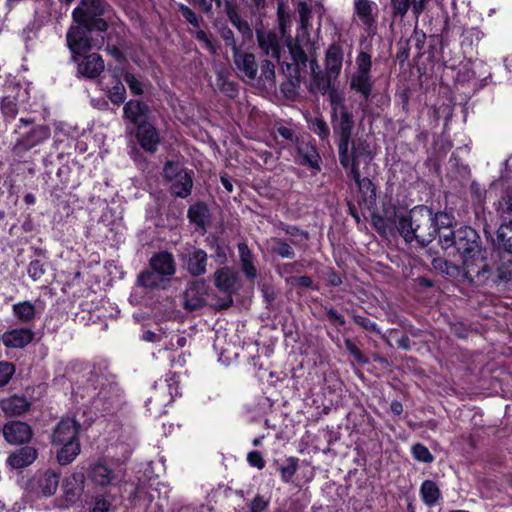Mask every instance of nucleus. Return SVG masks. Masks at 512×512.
I'll return each mask as SVG.
<instances>
[{
    "mask_svg": "<svg viewBox=\"0 0 512 512\" xmlns=\"http://www.w3.org/2000/svg\"><path fill=\"white\" fill-rule=\"evenodd\" d=\"M104 13L102 0H81L78 7L73 10L72 16L77 23L71 26L67 33V45L71 52L77 54L88 52L92 48H100L104 44V37L93 39V31L105 32L107 23L99 18Z\"/></svg>",
    "mask_w": 512,
    "mask_h": 512,
    "instance_id": "1",
    "label": "nucleus"
},
{
    "mask_svg": "<svg viewBox=\"0 0 512 512\" xmlns=\"http://www.w3.org/2000/svg\"><path fill=\"white\" fill-rule=\"evenodd\" d=\"M398 231L406 242L417 240L421 245L430 243L436 234L433 214L426 206H416L408 214L397 216Z\"/></svg>",
    "mask_w": 512,
    "mask_h": 512,
    "instance_id": "2",
    "label": "nucleus"
},
{
    "mask_svg": "<svg viewBox=\"0 0 512 512\" xmlns=\"http://www.w3.org/2000/svg\"><path fill=\"white\" fill-rule=\"evenodd\" d=\"M477 234L472 228H465L459 232L456 241V250L461 259L466 275L480 276L492 269L488 260L489 251L482 248L477 241Z\"/></svg>",
    "mask_w": 512,
    "mask_h": 512,
    "instance_id": "3",
    "label": "nucleus"
},
{
    "mask_svg": "<svg viewBox=\"0 0 512 512\" xmlns=\"http://www.w3.org/2000/svg\"><path fill=\"white\" fill-rule=\"evenodd\" d=\"M79 431L80 424L73 418L62 419L55 427L51 443L56 448V458L60 465L72 463L80 454Z\"/></svg>",
    "mask_w": 512,
    "mask_h": 512,
    "instance_id": "4",
    "label": "nucleus"
},
{
    "mask_svg": "<svg viewBox=\"0 0 512 512\" xmlns=\"http://www.w3.org/2000/svg\"><path fill=\"white\" fill-rule=\"evenodd\" d=\"M372 161L369 151L360 152L358 149L353 152V163L351 166V177L354 179L359 190V203L370 209L376 199L375 187L367 177L361 178L360 165L368 166Z\"/></svg>",
    "mask_w": 512,
    "mask_h": 512,
    "instance_id": "5",
    "label": "nucleus"
},
{
    "mask_svg": "<svg viewBox=\"0 0 512 512\" xmlns=\"http://www.w3.org/2000/svg\"><path fill=\"white\" fill-rule=\"evenodd\" d=\"M87 473L89 479L99 487H117L125 477L123 469L112 468L104 459L92 462Z\"/></svg>",
    "mask_w": 512,
    "mask_h": 512,
    "instance_id": "6",
    "label": "nucleus"
},
{
    "mask_svg": "<svg viewBox=\"0 0 512 512\" xmlns=\"http://www.w3.org/2000/svg\"><path fill=\"white\" fill-rule=\"evenodd\" d=\"M497 212L504 222L497 231L496 244L512 254V193H507L498 203Z\"/></svg>",
    "mask_w": 512,
    "mask_h": 512,
    "instance_id": "7",
    "label": "nucleus"
},
{
    "mask_svg": "<svg viewBox=\"0 0 512 512\" xmlns=\"http://www.w3.org/2000/svg\"><path fill=\"white\" fill-rule=\"evenodd\" d=\"M96 390L95 380L89 379L85 385H78L74 393L82 399L88 398L95 412L104 414L113 408L116 400L112 397H107L108 391L106 389H101L99 392H96Z\"/></svg>",
    "mask_w": 512,
    "mask_h": 512,
    "instance_id": "8",
    "label": "nucleus"
},
{
    "mask_svg": "<svg viewBox=\"0 0 512 512\" xmlns=\"http://www.w3.org/2000/svg\"><path fill=\"white\" fill-rule=\"evenodd\" d=\"M72 53V60L77 63L78 74L86 78H96L104 70V61L100 55L91 53L83 56L86 52Z\"/></svg>",
    "mask_w": 512,
    "mask_h": 512,
    "instance_id": "9",
    "label": "nucleus"
},
{
    "mask_svg": "<svg viewBox=\"0 0 512 512\" xmlns=\"http://www.w3.org/2000/svg\"><path fill=\"white\" fill-rule=\"evenodd\" d=\"M28 99V92L19 85L6 87V94L1 101V111L6 118L14 119L18 113L19 103Z\"/></svg>",
    "mask_w": 512,
    "mask_h": 512,
    "instance_id": "10",
    "label": "nucleus"
},
{
    "mask_svg": "<svg viewBox=\"0 0 512 512\" xmlns=\"http://www.w3.org/2000/svg\"><path fill=\"white\" fill-rule=\"evenodd\" d=\"M59 484V474L46 470L30 482V490L36 497H50L55 494Z\"/></svg>",
    "mask_w": 512,
    "mask_h": 512,
    "instance_id": "11",
    "label": "nucleus"
},
{
    "mask_svg": "<svg viewBox=\"0 0 512 512\" xmlns=\"http://www.w3.org/2000/svg\"><path fill=\"white\" fill-rule=\"evenodd\" d=\"M354 15L366 31L370 32L375 28L378 18V5L372 0H354Z\"/></svg>",
    "mask_w": 512,
    "mask_h": 512,
    "instance_id": "12",
    "label": "nucleus"
},
{
    "mask_svg": "<svg viewBox=\"0 0 512 512\" xmlns=\"http://www.w3.org/2000/svg\"><path fill=\"white\" fill-rule=\"evenodd\" d=\"M4 439L11 445H21L28 443L33 432L31 427L22 421H10L2 429Z\"/></svg>",
    "mask_w": 512,
    "mask_h": 512,
    "instance_id": "13",
    "label": "nucleus"
},
{
    "mask_svg": "<svg viewBox=\"0 0 512 512\" xmlns=\"http://www.w3.org/2000/svg\"><path fill=\"white\" fill-rule=\"evenodd\" d=\"M38 452L32 446H25L9 454L6 459V465L12 470L26 468L37 459Z\"/></svg>",
    "mask_w": 512,
    "mask_h": 512,
    "instance_id": "14",
    "label": "nucleus"
},
{
    "mask_svg": "<svg viewBox=\"0 0 512 512\" xmlns=\"http://www.w3.org/2000/svg\"><path fill=\"white\" fill-rule=\"evenodd\" d=\"M136 137L140 146L147 152H155L160 142L156 128L146 122L137 126Z\"/></svg>",
    "mask_w": 512,
    "mask_h": 512,
    "instance_id": "15",
    "label": "nucleus"
},
{
    "mask_svg": "<svg viewBox=\"0 0 512 512\" xmlns=\"http://www.w3.org/2000/svg\"><path fill=\"white\" fill-rule=\"evenodd\" d=\"M33 332L28 328H16L2 335L3 344L8 348H23L33 339Z\"/></svg>",
    "mask_w": 512,
    "mask_h": 512,
    "instance_id": "16",
    "label": "nucleus"
},
{
    "mask_svg": "<svg viewBox=\"0 0 512 512\" xmlns=\"http://www.w3.org/2000/svg\"><path fill=\"white\" fill-rule=\"evenodd\" d=\"M430 0H391L392 13L395 17L403 18L411 8L416 18L424 11Z\"/></svg>",
    "mask_w": 512,
    "mask_h": 512,
    "instance_id": "17",
    "label": "nucleus"
},
{
    "mask_svg": "<svg viewBox=\"0 0 512 512\" xmlns=\"http://www.w3.org/2000/svg\"><path fill=\"white\" fill-rule=\"evenodd\" d=\"M123 114L130 123L139 126L147 122L148 107L138 100H130L124 105Z\"/></svg>",
    "mask_w": 512,
    "mask_h": 512,
    "instance_id": "18",
    "label": "nucleus"
},
{
    "mask_svg": "<svg viewBox=\"0 0 512 512\" xmlns=\"http://www.w3.org/2000/svg\"><path fill=\"white\" fill-rule=\"evenodd\" d=\"M151 268L161 276H172L175 271V262L172 254L168 252H159L150 259Z\"/></svg>",
    "mask_w": 512,
    "mask_h": 512,
    "instance_id": "19",
    "label": "nucleus"
},
{
    "mask_svg": "<svg viewBox=\"0 0 512 512\" xmlns=\"http://www.w3.org/2000/svg\"><path fill=\"white\" fill-rule=\"evenodd\" d=\"M326 74L329 75V78L336 79L342 69L343 62V52L342 49L337 45H332L329 47L326 53Z\"/></svg>",
    "mask_w": 512,
    "mask_h": 512,
    "instance_id": "20",
    "label": "nucleus"
},
{
    "mask_svg": "<svg viewBox=\"0 0 512 512\" xmlns=\"http://www.w3.org/2000/svg\"><path fill=\"white\" fill-rule=\"evenodd\" d=\"M185 307L190 310L201 308L206 303L205 285L195 283L185 292Z\"/></svg>",
    "mask_w": 512,
    "mask_h": 512,
    "instance_id": "21",
    "label": "nucleus"
},
{
    "mask_svg": "<svg viewBox=\"0 0 512 512\" xmlns=\"http://www.w3.org/2000/svg\"><path fill=\"white\" fill-rule=\"evenodd\" d=\"M234 62L237 69L243 73L245 77L250 80H253L256 77L257 64L253 54L235 51Z\"/></svg>",
    "mask_w": 512,
    "mask_h": 512,
    "instance_id": "22",
    "label": "nucleus"
},
{
    "mask_svg": "<svg viewBox=\"0 0 512 512\" xmlns=\"http://www.w3.org/2000/svg\"><path fill=\"white\" fill-rule=\"evenodd\" d=\"M50 137V129L44 125L34 127L27 135L18 141V145L24 149H31Z\"/></svg>",
    "mask_w": 512,
    "mask_h": 512,
    "instance_id": "23",
    "label": "nucleus"
},
{
    "mask_svg": "<svg viewBox=\"0 0 512 512\" xmlns=\"http://www.w3.org/2000/svg\"><path fill=\"white\" fill-rule=\"evenodd\" d=\"M257 39L260 48L266 55H270L280 61V46L278 37L272 32H258Z\"/></svg>",
    "mask_w": 512,
    "mask_h": 512,
    "instance_id": "24",
    "label": "nucleus"
},
{
    "mask_svg": "<svg viewBox=\"0 0 512 512\" xmlns=\"http://www.w3.org/2000/svg\"><path fill=\"white\" fill-rule=\"evenodd\" d=\"M215 285L222 292L230 295L235 288L237 281L236 273L228 268L224 267L215 272Z\"/></svg>",
    "mask_w": 512,
    "mask_h": 512,
    "instance_id": "25",
    "label": "nucleus"
},
{
    "mask_svg": "<svg viewBox=\"0 0 512 512\" xmlns=\"http://www.w3.org/2000/svg\"><path fill=\"white\" fill-rule=\"evenodd\" d=\"M111 77V86L105 85V90L108 93V97L114 104H121L125 101L126 98V89L124 84L120 80V74L118 71L114 70Z\"/></svg>",
    "mask_w": 512,
    "mask_h": 512,
    "instance_id": "26",
    "label": "nucleus"
},
{
    "mask_svg": "<svg viewBox=\"0 0 512 512\" xmlns=\"http://www.w3.org/2000/svg\"><path fill=\"white\" fill-rule=\"evenodd\" d=\"M206 262V252L201 249H194L187 258L188 271L194 276L202 275L206 272Z\"/></svg>",
    "mask_w": 512,
    "mask_h": 512,
    "instance_id": "27",
    "label": "nucleus"
},
{
    "mask_svg": "<svg viewBox=\"0 0 512 512\" xmlns=\"http://www.w3.org/2000/svg\"><path fill=\"white\" fill-rule=\"evenodd\" d=\"M311 69H312V77L309 85V89L313 93H321L325 94L328 89L331 86V81L334 80V78H329V75L326 76L318 69V66L316 65V68L313 66V63H311Z\"/></svg>",
    "mask_w": 512,
    "mask_h": 512,
    "instance_id": "28",
    "label": "nucleus"
},
{
    "mask_svg": "<svg viewBox=\"0 0 512 512\" xmlns=\"http://www.w3.org/2000/svg\"><path fill=\"white\" fill-rule=\"evenodd\" d=\"M238 252L243 273L249 279L257 277V270L253 263L252 253L245 243L238 244Z\"/></svg>",
    "mask_w": 512,
    "mask_h": 512,
    "instance_id": "29",
    "label": "nucleus"
},
{
    "mask_svg": "<svg viewBox=\"0 0 512 512\" xmlns=\"http://www.w3.org/2000/svg\"><path fill=\"white\" fill-rule=\"evenodd\" d=\"M338 116L339 120L335 118L337 121L335 124V130L340 134L339 142L349 143L353 129L352 115L347 110H341V113H339Z\"/></svg>",
    "mask_w": 512,
    "mask_h": 512,
    "instance_id": "30",
    "label": "nucleus"
},
{
    "mask_svg": "<svg viewBox=\"0 0 512 512\" xmlns=\"http://www.w3.org/2000/svg\"><path fill=\"white\" fill-rule=\"evenodd\" d=\"M420 496L427 506H433L440 499L441 492L436 482L425 480L420 486Z\"/></svg>",
    "mask_w": 512,
    "mask_h": 512,
    "instance_id": "31",
    "label": "nucleus"
},
{
    "mask_svg": "<svg viewBox=\"0 0 512 512\" xmlns=\"http://www.w3.org/2000/svg\"><path fill=\"white\" fill-rule=\"evenodd\" d=\"M192 184V177L189 173L186 171L178 172L172 182L171 189L175 195L186 197L191 192Z\"/></svg>",
    "mask_w": 512,
    "mask_h": 512,
    "instance_id": "32",
    "label": "nucleus"
},
{
    "mask_svg": "<svg viewBox=\"0 0 512 512\" xmlns=\"http://www.w3.org/2000/svg\"><path fill=\"white\" fill-rule=\"evenodd\" d=\"M29 407V403L23 397L13 396L2 402V408L6 414L21 415Z\"/></svg>",
    "mask_w": 512,
    "mask_h": 512,
    "instance_id": "33",
    "label": "nucleus"
},
{
    "mask_svg": "<svg viewBox=\"0 0 512 512\" xmlns=\"http://www.w3.org/2000/svg\"><path fill=\"white\" fill-rule=\"evenodd\" d=\"M351 89L361 93L366 99L370 96L372 83L370 74L355 73L351 78Z\"/></svg>",
    "mask_w": 512,
    "mask_h": 512,
    "instance_id": "34",
    "label": "nucleus"
},
{
    "mask_svg": "<svg viewBox=\"0 0 512 512\" xmlns=\"http://www.w3.org/2000/svg\"><path fill=\"white\" fill-rule=\"evenodd\" d=\"M13 313L19 321L27 323L35 318L36 310L30 301H23L13 305Z\"/></svg>",
    "mask_w": 512,
    "mask_h": 512,
    "instance_id": "35",
    "label": "nucleus"
},
{
    "mask_svg": "<svg viewBox=\"0 0 512 512\" xmlns=\"http://www.w3.org/2000/svg\"><path fill=\"white\" fill-rule=\"evenodd\" d=\"M84 474L82 472L74 473L67 477L64 482V490L67 495L73 497L80 495L83 490Z\"/></svg>",
    "mask_w": 512,
    "mask_h": 512,
    "instance_id": "36",
    "label": "nucleus"
},
{
    "mask_svg": "<svg viewBox=\"0 0 512 512\" xmlns=\"http://www.w3.org/2000/svg\"><path fill=\"white\" fill-rule=\"evenodd\" d=\"M188 217L192 223L204 229L208 221V211L206 206L203 204H196L190 207Z\"/></svg>",
    "mask_w": 512,
    "mask_h": 512,
    "instance_id": "37",
    "label": "nucleus"
},
{
    "mask_svg": "<svg viewBox=\"0 0 512 512\" xmlns=\"http://www.w3.org/2000/svg\"><path fill=\"white\" fill-rule=\"evenodd\" d=\"M299 153L302 157V163L309 167L320 170V156L313 146L299 147Z\"/></svg>",
    "mask_w": 512,
    "mask_h": 512,
    "instance_id": "38",
    "label": "nucleus"
},
{
    "mask_svg": "<svg viewBox=\"0 0 512 512\" xmlns=\"http://www.w3.org/2000/svg\"><path fill=\"white\" fill-rule=\"evenodd\" d=\"M159 274L152 269V271L142 272L138 276V284L145 288H156L160 286Z\"/></svg>",
    "mask_w": 512,
    "mask_h": 512,
    "instance_id": "39",
    "label": "nucleus"
},
{
    "mask_svg": "<svg viewBox=\"0 0 512 512\" xmlns=\"http://www.w3.org/2000/svg\"><path fill=\"white\" fill-rule=\"evenodd\" d=\"M411 453L414 459L419 462L431 463L434 460V457L429 451V449L420 443H417L412 446Z\"/></svg>",
    "mask_w": 512,
    "mask_h": 512,
    "instance_id": "40",
    "label": "nucleus"
},
{
    "mask_svg": "<svg viewBox=\"0 0 512 512\" xmlns=\"http://www.w3.org/2000/svg\"><path fill=\"white\" fill-rule=\"evenodd\" d=\"M298 468V460L294 457L287 459L286 464L280 467L282 480L286 483L290 482Z\"/></svg>",
    "mask_w": 512,
    "mask_h": 512,
    "instance_id": "41",
    "label": "nucleus"
},
{
    "mask_svg": "<svg viewBox=\"0 0 512 512\" xmlns=\"http://www.w3.org/2000/svg\"><path fill=\"white\" fill-rule=\"evenodd\" d=\"M452 216L445 212H439L433 216V224L436 228V234L441 230L451 228Z\"/></svg>",
    "mask_w": 512,
    "mask_h": 512,
    "instance_id": "42",
    "label": "nucleus"
},
{
    "mask_svg": "<svg viewBox=\"0 0 512 512\" xmlns=\"http://www.w3.org/2000/svg\"><path fill=\"white\" fill-rule=\"evenodd\" d=\"M15 373V366L6 361L0 362V387L9 383Z\"/></svg>",
    "mask_w": 512,
    "mask_h": 512,
    "instance_id": "43",
    "label": "nucleus"
},
{
    "mask_svg": "<svg viewBox=\"0 0 512 512\" xmlns=\"http://www.w3.org/2000/svg\"><path fill=\"white\" fill-rule=\"evenodd\" d=\"M270 504V497L256 495L249 504V512H264Z\"/></svg>",
    "mask_w": 512,
    "mask_h": 512,
    "instance_id": "44",
    "label": "nucleus"
},
{
    "mask_svg": "<svg viewBox=\"0 0 512 512\" xmlns=\"http://www.w3.org/2000/svg\"><path fill=\"white\" fill-rule=\"evenodd\" d=\"M463 229H461L462 231ZM459 232L460 230L457 232V235L455 236L453 230H451V228H448V229H444V230H441L439 233V237H440V242L442 244V247L443 248H448L452 245H455L456 246V241L458 240V237H459Z\"/></svg>",
    "mask_w": 512,
    "mask_h": 512,
    "instance_id": "45",
    "label": "nucleus"
},
{
    "mask_svg": "<svg viewBox=\"0 0 512 512\" xmlns=\"http://www.w3.org/2000/svg\"><path fill=\"white\" fill-rule=\"evenodd\" d=\"M357 71L356 73L369 74L371 68V57L365 52H360L356 59Z\"/></svg>",
    "mask_w": 512,
    "mask_h": 512,
    "instance_id": "46",
    "label": "nucleus"
},
{
    "mask_svg": "<svg viewBox=\"0 0 512 512\" xmlns=\"http://www.w3.org/2000/svg\"><path fill=\"white\" fill-rule=\"evenodd\" d=\"M124 80L133 94L140 95L143 93V83L133 74L126 73L124 75Z\"/></svg>",
    "mask_w": 512,
    "mask_h": 512,
    "instance_id": "47",
    "label": "nucleus"
},
{
    "mask_svg": "<svg viewBox=\"0 0 512 512\" xmlns=\"http://www.w3.org/2000/svg\"><path fill=\"white\" fill-rule=\"evenodd\" d=\"M45 273L44 265L39 260H33L28 266V275L34 281L39 280Z\"/></svg>",
    "mask_w": 512,
    "mask_h": 512,
    "instance_id": "48",
    "label": "nucleus"
},
{
    "mask_svg": "<svg viewBox=\"0 0 512 512\" xmlns=\"http://www.w3.org/2000/svg\"><path fill=\"white\" fill-rule=\"evenodd\" d=\"M348 146H349V143L339 142V160H340V164L345 169L349 168L351 170L353 159L350 161V158L348 155Z\"/></svg>",
    "mask_w": 512,
    "mask_h": 512,
    "instance_id": "49",
    "label": "nucleus"
},
{
    "mask_svg": "<svg viewBox=\"0 0 512 512\" xmlns=\"http://www.w3.org/2000/svg\"><path fill=\"white\" fill-rule=\"evenodd\" d=\"M261 77L266 82L273 83L275 78L274 64L271 61L265 60L261 64Z\"/></svg>",
    "mask_w": 512,
    "mask_h": 512,
    "instance_id": "50",
    "label": "nucleus"
},
{
    "mask_svg": "<svg viewBox=\"0 0 512 512\" xmlns=\"http://www.w3.org/2000/svg\"><path fill=\"white\" fill-rule=\"evenodd\" d=\"M330 100L333 110V117L338 118V114L341 113V110H346L344 106V98L337 93H332L330 95Z\"/></svg>",
    "mask_w": 512,
    "mask_h": 512,
    "instance_id": "51",
    "label": "nucleus"
},
{
    "mask_svg": "<svg viewBox=\"0 0 512 512\" xmlns=\"http://www.w3.org/2000/svg\"><path fill=\"white\" fill-rule=\"evenodd\" d=\"M345 348L353 356V358L359 363H366L367 360L363 356L360 349L349 339L345 340Z\"/></svg>",
    "mask_w": 512,
    "mask_h": 512,
    "instance_id": "52",
    "label": "nucleus"
},
{
    "mask_svg": "<svg viewBox=\"0 0 512 512\" xmlns=\"http://www.w3.org/2000/svg\"><path fill=\"white\" fill-rule=\"evenodd\" d=\"M498 277L501 281L509 282L512 281V259H509L507 263L497 268Z\"/></svg>",
    "mask_w": 512,
    "mask_h": 512,
    "instance_id": "53",
    "label": "nucleus"
},
{
    "mask_svg": "<svg viewBox=\"0 0 512 512\" xmlns=\"http://www.w3.org/2000/svg\"><path fill=\"white\" fill-rule=\"evenodd\" d=\"M247 461L251 466L256 467L259 470L265 467V460L258 451L249 452L247 455Z\"/></svg>",
    "mask_w": 512,
    "mask_h": 512,
    "instance_id": "54",
    "label": "nucleus"
},
{
    "mask_svg": "<svg viewBox=\"0 0 512 512\" xmlns=\"http://www.w3.org/2000/svg\"><path fill=\"white\" fill-rule=\"evenodd\" d=\"M275 252L283 258L291 259L294 257V251L292 247L285 242H279L278 246L275 248Z\"/></svg>",
    "mask_w": 512,
    "mask_h": 512,
    "instance_id": "55",
    "label": "nucleus"
},
{
    "mask_svg": "<svg viewBox=\"0 0 512 512\" xmlns=\"http://www.w3.org/2000/svg\"><path fill=\"white\" fill-rule=\"evenodd\" d=\"M180 10L182 12L183 17L186 19L187 22L192 24L193 26L197 27L199 25L198 19L196 14L187 6L181 5Z\"/></svg>",
    "mask_w": 512,
    "mask_h": 512,
    "instance_id": "56",
    "label": "nucleus"
},
{
    "mask_svg": "<svg viewBox=\"0 0 512 512\" xmlns=\"http://www.w3.org/2000/svg\"><path fill=\"white\" fill-rule=\"evenodd\" d=\"M164 176L173 181L175 178H176V174L178 172H184L183 170H179V167L178 165L172 163V162H167L165 167H164Z\"/></svg>",
    "mask_w": 512,
    "mask_h": 512,
    "instance_id": "57",
    "label": "nucleus"
},
{
    "mask_svg": "<svg viewBox=\"0 0 512 512\" xmlns=\"http://www.w3.org/2000/svg\"><path fill=\"white\" fill-rule=\"evenodd\" d=\"M313 129L314 132L317 133L321 138H325L329 134V128L327 124L321 119L315 120L313 124Z\"/></svg>",
    "mask_w": 512,
    "mask_h": 512,
    "instance_id": "58",
    "label": "nucleus"
},
{
    "mask_svg": "<svg viewBox=\"0 0 512 512\" xmlns=\"http://www.w3.org/2000/svg\"><path fill=\"white\" fill-rule=\"evenodd\" d=\"M355 321L366 330L378 331L376 323L366 317L356 316Z\"/></svg>",
    "mask_w": 512,
    "mask_h": 512,
    "instance_id": "59",
    "label": "nucleus"
},
{
    "mask_svg": "<svg viewBox=\"0 0 512 512\" xmlns=\"http://www.w3.org/2000/svg\"><path fill=\"white\" fill-rule=\"evenodd\" d=\"M226 12H227V15L229 17V19L231 20V22L235 25V26H238L240 29V18L236 12V10L234 9V7H232V5H230L229 3H226Z\"/></svg>",
    "mask_w": 512,
    "mask_h": 512,
    "instance_id": "60",
    "label": "nucleus"
},
{
    "mask_svg": "<svg viewBox=\"0 0 512 512\" xmlns=\"http://www.w3.org/2000/svg\"><path fill=\"white\" fill-rule=\"evenodd\" d=\"M196 37L199 41L203 42L205 48H207L210 52H215V48L212 42L209 40L207 34L204 31H198Z\"/></svg>",
    "mask_w": 512,
    "mask_h": 512,
    "instance_id": "61",
    "label": "nucleus"
},
{
    "mask_svg": "<svg viewBox=\"0 0 512 512\" xmlns=\"http://www.w3.org/2000/svg\"><path fill=\"white\" fill-rule=\"evenodd\" d=\"M328 317H329L330 321H332L334 324H337L340 326L345 324L344 317L335 310H332V309L329 310Z\"/></svg>",
    "mask_w": 512,
    "mask_h": 512,
    "instance_id": "62",
    "label": "nucleus"
},
{
    "mask_svg": "<svg viewBox=\"0 0 512 512\" xmlns=\"http://www.w3.org/2000/svg\"><path fill=\"white\" fill-rule=\"evenodd\" d=\"M215 257L218 263L224 264L227 261L226 247L217 245Z\"/></svg>",
    "mask_w": 512,
    "mask_h": 512,
    "instance_id": "63",
    "label": "nucleus"
},
{
    "mask_svg": "<svg viewBox=\"0 0 512 512\" xmlns=\"http://www.w3.org/2000/svg\"><path fill=\"white\" fill-rule=\"evenodd\" d=\"M110 508V503L106 500H98L95 503L93 508V512H108Z\"/></svg>",
    "mask_w": 512,
    "mask_h": 512,
    "instance_id": "64",
    "label": "nucleus"
}]
</instances>
